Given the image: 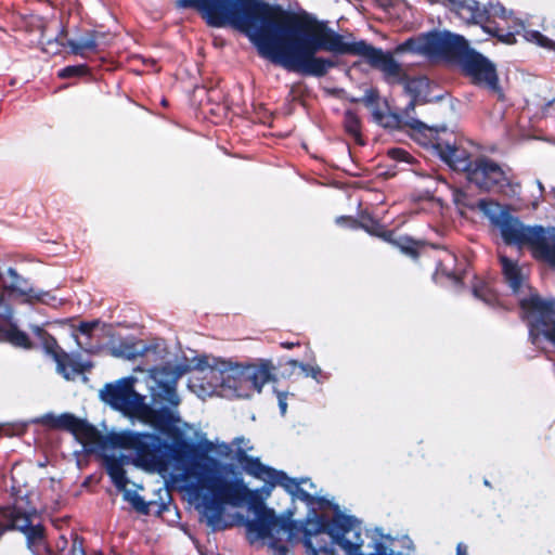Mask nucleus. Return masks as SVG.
I'll use <instances>...</instances> for the list:
<instances>
[{"instance_id":"obj_1","label":"nucleus","mask_w":555,"mask_h":555,"mask_svg":"<svg viewBox=\"0 0 555 555\" xmlns=\"http://www.w3.org/2000/svg\"><path fill=\"white\" fill-rule=\"evenodd\" d=\"M138 380V377L129 376L106 384L100 390V398L124 415L167 434L168 440L154 434L126 431L113 435V443L135 450V464L149 473L166 477L173 472L190 469L198 481L196 508L203 520L214 531L229 528L231 522L224 517L227 506L251 504L257 502V494L232 465L209 454L235 460L251 476L256 465L271 467L247 455L253 446L244 437H236L231 444L218 439L212 441L201 429L180 422L175 411L151 408L145 397L134 390Z\"/></svg>"},{"instance_id":"obj_2","label":"nucleus","mask_w":555,"mask_h":555,"mask_svg":"<svg viewBox=\"0 0 555 555\" xmlns=\"http://www.w3.org/2000/svg\"><path fill=\"white\" fill-rule=\"evenodd\" d=\"M257 13L271 23L264 34L255 30L259 54L283 68L305 76L322 77L335 66L331 59L318 56L319 51L333 54H353L364 57L371 66L383 72L389 83L405 80L403 67L390 53L367 42L351 40L330 28L324 22L301 21L279 5H257Z\"/></svg>"},{"instance_id":"obj_3","label":"nucleus","mask_w":555,"mask_h":555,"mask_svg":"<svg viewBox=\"0 0 555 555\" xmlns=\"http://www.w3.org/2000/svg\"><path fill=\"white\" fill-rule=\"evenodd\" d=\"M273 371L269 360L243 364L214 359L212 363L198 364V375L191 378L189 387L203 399L214 395L227 399H249L273 379Z\"/></svg>"},{"instance_id":"obj_4","label":"nucleus","mask_w":555,"mask_h":555,"mask_svg":"<svg viewBox=\"0 0 555 555\" xmlns=\"http://www.w3.org/2000/svg\"><path fill=\"white\" fill-rule=\"evenodd\" d=\"M504 280L518 298L528 323L531 344L541 351H555V299H543L529 286L527 273L517 262L500 257Z\"/></svg>"},{"instance_id":"obj_5","label":"nucleus","mask_w":555,"mask_h":555,"mask_svg":"<svg viewBox=\"0 0 555 555\" xmlns=\"http://www.w3.org/2000/svg\"><path fill=\"white\" fill-rule=\"evenodd\" d=\"M448 1L460 18L468 24L480 25L486 34L496 37L503 43H515L518 35L540 48L555 51L554 40L538 30L527 28L520 21L513 18L512 13L500 3L490 2L481 8L476 0Z\"/></svg>"},{"instance_id":"obj_6","label":"nucleus","mask_w":555,"mask_h":555,"mask_svg":"<svg viewBox=\"0 0 555 555\" xmlns=\"http://www.w3.org/2000/svg\"><path fill=\"white\" fill-rule=\"evenodd\" d=\"M478 209L490 220L508 245L527 246L534 257L555 267V228L526 225L496 202L480 199Z\"/></svg>"},{"instance_id":"obj_7","label":"nucleus","mask_w":555,"mask_h":555,"mask_svg":"<svg viewBox=\"0 0 555 555\" xmlns=\"http://www.w3.org/2000/svg\"><path fill=\"white\" fill-rule=\"evenodd\" d=\"M270 5L262 0H178L181 8H193L208 25L224 27L231 25L248 36L257 47L255 30L268 34L271 23L257 13V5Z\"/></svg>"},{"instance_id":"obj_8","label":"nucleus","mask_w":555,"mask_h":555,"mask_svg":"<svg viewBox=\"0 0 555 555\" xmlns=\"http://www.w3.org/2000/svg\"><path fill=\"white\" fill-rule=\"evenodd\" d=\"M251 518L244 519L247 538L250 543L263 541L273 551V555H289V550L283 544L297 541V531L291 515H278L273 508L261 502L247 504Z\"/></svg>"},{"instance_id":"obj_9","label":"nucleus","mask_w":555,"mask_h":555,"mask_svg":"<svg viewBox=\"0 0 555 555\" xmlns=\"http://www.w3.org/2000/svg\"><path fill=\"white\" fill-rule=\"evenodd\" d=\"M468 47L467 40L450 31H435L410 38L395 49L396 55L412 53L428 57H447L457 62Z\"/></svg>"},{"instance_id":"obj_10","label":"nucleus","mask_w":555,"mask_h":555,"mask_svg":"<svg viewBox=\"0 0 555 555\" xmlns=\"http://www.w3.org/2000/svg\"><path fill=\"white\" fill-rule=\"evenodd\" d=\"M331 542L311 546L304 551V555H370L363 553L364 540L361 526L357 518H337L330 528Z\"/></svg>"},{"instance_id":"obj_11","label":"nucleus","mask_w":555,"mask_h":555,"mask_svg":"<svg viewBox=\"0 0 555 555\" xmlns=\"http://www.w3.org/2000/svg\"><path fill=\"white\" fill-rule=\"evenodd\" d=\"M126 431L127 430L113 431L106 437L107 442L114 447V449L107 450L104 453V466L115 487L122 492L124 499L131 503L137 511L146 513L147 504L143 498L139 495L137 491L127 489L129 480L126 477L125 466L132 462L139 467L135 464L137 452L133 449L117 446L113 443L111 439L113 435Z\"/></svg>"},{"instance_id":"obj_12","label":"nucleus","mask_w":555,"mask_h":555,"mask_svg":"<svg viewBox=\"0 0 555 555\" xmlns=\"http://www.w3.org/2000/svg\"><path fill=\"white\" fill-rule=\"evenodd\" d=\"M466 177L470 183L483 191H495L508 197L520 192V184L514 181L512 170L486 156L474 159Z\"/></svg>"},{"instance_id":"obj_13","label":"nucleus","mask_w":555,"mask_h":555,"mask_svg":"<svg viewBox=\"0 0 555 555\" xmlns=\"http://www.w3.org/2000/svg\"><path fill=\"white\" fill-rule=\"evenodd\" d=\"M254 477L262 480L266 485L262 491L267 496L271 494L274 487H282L293 500H299L307 504L309 509L325 502L315 490L314 483L308 478H291L284 472L274 468H263L259 465L251 468Z\"/></svg>"},{"instance_id":"obj_14","label":"nucleus","mask_w":555,"mask_h":555,"mask_svg":"<svg viewBox=\"0 0 555 555\" xmlns=\"http://www.w3.org/2000/svg\"><path fill=\"white\" fill-rule=\"evenodd\" d=\"M7 276L0 273V319L11 321L14 314L13 307L5 298V293L9 296L20 299L21 302L33 305L35 302H42L50 305L55 297L50 292H43L31 287L28 282L21 276L14 269L9 268L5 273Z\"/></svg>"},{"instance_id":"obj_15","label":"nucleus","mask_w":555,"mask_h":555,"mask_svg":"<svg viewBox=\"0 0 555 555\" xmlns=\"http://www.w3.org/2000/svg\"><path fill=\"white\" fill-rule=\"evenodd\" d=\"M134 372L146 374L145 383L154 402H166L172 406L179 405L180 398L176 389L177 382L185 370L177 367V370L171 371L168 367H163L144 371L137 367Z\"/></svg>"},{"instance_id":"obj_16","label":"nucleus","mask_w":555,"mask_h":555,"mask_svg":"<svg viewBox=\"0 0 555 555\" xmlns=\"http://www.w3.org/2000/svg\"><path fill=\"white\" fill-rule=\"evenodd\" d=\"M282 515H291V522L296 527L297 541H301L304 548L309 550V543L311 546H319L328 543L326 535L330 537V528L332 524L339 517L343 518H354L345 514H335L327 522L322 516H320L315 508L309 509L304 520L297 521L293 519V513L287 512Z\"/></svg>"},{"instance_id":"obj_17","label":"nucleus","mask_w":555,"mask_h":555,"mask_svg":"<svg viewBox=\"0 0 555 555\" xmlns=\"http://www.w3.org/2000/svg\"><path fill=\"white\" fill-rule=\"evenodd\" d=\"M40 422L70 430L88 452H94L105 446V438L94 426L70 414H63L57 417L47 414L41 417Z\"/></svg>"},{"instance_id":"obj_18","label":"nucleus","mask_w":555,"mask_h":555,"mask_svg":"<svg viewBox=\"0 0 555 555\" xmlns=\"http://www.w3.org/2000/svg\"><path fill=\"white\" fill-rule=\"evenodd\" d=\"M33 333L39 339L44 351L50 354L56 363V371L67 380L74 379L79 374L91 367L89 362H80L74 356L62 351L56 340L38 325H33Z\"/></svg>"},{"instance_id":"obj_19","label":"nucleus","mask_w":555,"mask_h":555,"mask_svg":"<svg viewBox=\"0 0 555 555\" xmlns=\"http://www.w3.org/2000/svg\"><path fill=\"white\" fill-rule=\"evenodd\" d=\"M457 63L474 83L483 86L492 91L498 90L495 67L482 54L467 47L457 60Z\"/></svg>"},{"instance_id":"obj_20","label":"nucleus","mask_w":555,"mask_h":555,"mask_svg":"<svg viewBox=\"0 0 555 555\" xmlns=\"http://www.w3.org/2000/svg\"><path fill=\"white\" fill-rule=\"evenodd\" d=\"M22 507H5L0 508V537L8 529H17L22 531L29 543V547L42 541L43 531L39 525H35L31 516L36 509L31 512H21Z\"/></svg>"},{"instance_id":"obj_21","label":"nucleus","mask_w":555,"mask_h":555,"mask_svg":"<svg viewBox=\"0 0 555 555\" xmlns=\"http://www.w3.org/2000/svg\"><path fill=\"white\" fill-rule=\"evenodd\" d=\"M441 159L448 164L452 169L465 171L466 176L468 170L474 165V149H467L463 144L457 145L455 142L444 141L437 139L434 144Z\"/></svg>"},{"instance_id":"obj_22","label":"nucleus","mask_w":555,"mask_h":555,"mask_svg":"<svg viewBox=\"0 0 555 555\" xmlns=\"http://www.w3.org/2000/svg\"><path fill=\"white\" fill-rule=\"evenodd\" d=\"M68 46L72 53L85 56L87 52L98 51V39L92 38L91 33L80 36L77 39L64 41L63 31L54 39L47 40L43 50L48 53H57L61 47Z\"/></svg>"},{"instance_id":"obj_23","label":"nucleus","mask_w":555,"mask_h":555,"mask_svg":"<svg viewBox=\"0 0 555 555\" xmlns=\"http://www.w3.org/2000/svg\"><path fill=\"white\" fill-rule=\"evenodd\" d=\"M289 373L288 376L293 375L294 369H299L306 378H311L317 385H323L331 379V373L324 371L314 360L310 362H300L298 360L291 359L286 362Z\"/></svg>"},{"instance_id":"obj_24","label":"nucleus","mask_w":555,"mask_h":555,"mask_svg":"<svg viewBox=\"0 0 555 555\" xmlns=\"http://www.w3.org/2000/svg\"><path fill=\"white\" fill-rule=\"evenodd\" d=\"M404 89L413 98L404 109V115L409 118L410 112L414 111L416 101H425L429 93V80L426 77L408 79L405 77Z\"/></svg>"},{"instance_id":"obj_25","label":"nucleus","mask_w":555,"mask_h":555,"mask_svg":"<svg viewBox=\"0 0 555 555\" xmlns=\"http://www.w3.org/2000/svg\"><path fill=\"white\" fill-rule=\"evenodd\" d=\"M156 346L146 345L142 341L133 339L121 340L119 345L112 348V354L116 358H122L127 360H133L139 357L147 354L154 350Z\"/></svg>"},{"instance_id":"obj_26","label":"nucleus","mask_w":555,"mask_h":555,"mask_svg":"<svg viewBox=\"0 0 555 555\" xmlns=\"http://www.w3.org/2000/svg\"><path fill=\"white\" fill-rule=\"evenodd\" d=\"M0 340L8 341L15 347H21L24 349L31 348V343L26 333L21 331L16 325L12 323L0 327Z\"/></svg>"},{"instance_id":"obj_27","label":"nucleus","mask_w":555,"mask_h":555,"mask_svg":"<svg viewBox=\"0 0 555 555\" xmlns=\"http://www.w3.org/2000/svg\"><path fill=\"white\" fill-rule=\"evenodd\" d=\"M370 233L374 234V235H377L379 237H382L383 240L387 241V242H390L392 243L395 246H397L404 255L409 256V257H412V258H417L418 254H417V244L412 241L411 238L409 237H399L397 240H391V233L389 232H377L376 230H370V229H366Z\"/></svg>"},{"instance_id":"obj_28","label":"nucleus","mask_w":555,"mask_h":555,"mask_svg":"<svg viewBox=\"0 0 555 555\" xmlns=\"http://www.w3.org/2000/svg\"><path fill=\"white\" fill-rule=\"evenodd\" d=\"M345 127L349 134L356 140L360 137V121L358 117L352 113H347L345 117Z\"/></svg>"},{"instance_id":"obj_29","label":"nucleus","mask_w":555,"mask_h":555,"mask_svg":"<svg viewBox=\"0 0 555 555\" xmlns=\"http://www.w3.org/2000/svg\"><path fill=\"white\" fill-rule=\"evenodd\" d=\"M474 295L487 305H493L495 301V296L492 291L483 284L474 286Z\"/></svg>"},{"instance_id":"obj_30","label":"nucleus","mask_w":555,"mask_h":555,"mask_svg":"<svg viewBox=\"0 0 555 555\" xmlns=\"http://www.w3.org/2000/svg\"><path fill=\"white\" fill-rule=\"evenodd\" d=\"M452 196H453V202L455 203V205L459 208H462V207H468V208L477 207L478 208V202L476 204L473 203L468 198V195L462 190L454 189L452 191Z\"/></svg>"},{"instance_id":"obj_31","label":"nucleus","mask_w":555,"mask_h":555,"mask_svg":"<svg viewBox=\"0 0 555 555\" xmlns=\"http://www.w3.org/2000/svg\"><path fill=\"white\" fill-rule=\"evenodd\" d=\"M87 72V67L85 65H74L67 66L60 70L59 76L61 78H69L74 76H81Z\"/></svg>"},{"instance_id":"obj_32","label":"nucleus","mask_w":555,"mask_h":555,"mask_svg":"<svg viewBox=\"0 0 555 555\" xmlns=\"http://www.w3.org/2000/svg\"><path fill=\"white\" fill-rule=\"evenodd\" d=\"M25 430L23 425L2 424L0 425V436H18Z\"/></svg>"},{"instance_id":"obj_33","label":"nucleus","mask_w":555,"mask_h":555,"mask_svg":"<svg viewBox=\"0 0 555 555\" xmlns=\"http://www.w3.org/2000/svg\"><path fill=\"white\" fill-rule=\"evenodd\" d=\"M91 36H92V38L98 39V50L107 46L112 39V37L108 34H104V33H100V31H93V33H91Z\"/></svg>"},{"instance_id":"obj_34","label":"nucleus","mask_w":555,"mask_h":555,"mask_svg":"<svg viewBox=\"0 0 555 555\" xmlns=\"http://www.w3.org/2000/svg\"><path fill=\"white\" fill-rule=\"evenodd\" d=\"M437 272H441L442 274L447 275L454 285H459L461 283V276L452 271H449L443 263L439 264Z\"/></svg>"},{"instance_id":"obj_35","label":"nucleus","mask_w":555,"mask_h":555,"mask_svg":"<svg viewBox=\"0 0 555 555\" xmlns=\"http://www.w3.org/2000/svg\"><path fill=\"white\" fill-rule=\"evenodd\" d=\"M276 397H278V403H279V408H280V412L282 415H285L286 412H287V393L285 392H281V391H276Z\"/></svg>"},{"instance_id":"obj_36","label":"nucleus","mask_w":555,"mask_h":555,"mask_svg":"<svg viewBox=\"0 0 555 555\" xmlns=\"http://www.w3.org/2000/svg\"><path fill=\"white\" fill-rule=\"evenodd\" d=\"M98 325V322H92V323H81L79 325V333L85 335V336H90L91 332L93 331V328Z\"/></svg>"},{"instance_id":"obj_37","label":"nucleus","mask_w":555,"mask_h":555,"mask_svg":"<svg viewBox=\"0 0 555 555\" xmlns=\"http://www.w3.org/2000/svg\"><path fill=\"white\" fill-rule=\"evenodd\" d=\"M22 472L21 466H14L12 469V481H13V490H16L17 486H20V474Z\"/></svg>"},{"instance_id":"obj_38","label":"nucleus","mask_w":555,"mask_h":555,"mask_svg":"<svg viewBox=\"0 0 555 555\" xmlns=\"http://www.w3.org/2000/svg\"><path fill=\"white\" fill-rule=\"evenodd\" d=\"M69 555H85L83 550L77 541L73 543Z\"/></svg>"},{"instance_id":"obj_39","label":"nucleus","mask_w":555,"mask_h":555,"mask_svg":"<svg viewBox=\"0 0 555 555\" xmlns=\"http://www.w3.org/2000/svg\"><path fill=\"white\" fill-rule=\"evenodd\" d=\"M456 555H468L467 547L463 543H459L456 546Z\"/></svg>"},{"instance_id":"obj_40","label":"nucleus","mask_w":555,"mask_h":555,"mask_svg":"<svg viewBox=\"0 0 555 555\" xmlns=\"http://www.w3.org/2000/svg\"><path fill=\"white\" fill-rule=\"evenodd\" d=\"M374 100H375V94H374V92H373V91H369V92H366V94H365V96H364V99H363V101H364L366 104H371V103H373V102H374Z\"/></svg>"},{"instance_id":"obj_41","label":"nucleus","mask_w":555,"mask_h":555,"mask_svg":"<svg viewBox=\"0 0 555 555\" xmlns=\"http://www.w3.org/2000/svg\"><path fill=\"white\" fill-rule=\"evenodd\" d=\"M392 153H393V155L396 157H398V158H400L402 160H404L405 157L408 156V154L404 151H402V150H395Z\"/></svg>"},{"instance_id":"obj_42","label":"nucleus","mask_w":555,"mask_h":555,"mask_svg":"<svg viewBox=\"0 0 555 555\" xmlns=\"http://www.w3.org/2000/svg\"><path fill=\"white\" fill-rule=\"evenodd\" d=\"M537 186H538V190H539V193L540 195H542V193L544 192V188H543V184L541 183V181L537 180Z\"/></svg>"},{"instance_id":"obj_43","label":"nucleus","mask_w":555,"mask_h":555,"mask_svg":"<svg viewBox=\"0 0 555 555\" xmlns=\"http://www.w3.org/2000/svg\"><path fill=\"white\" fill-rule=\"evenodd\" d=\"M283 346L285 348H287V349H291V348H293L295 346V344L294 343H287V344H283Z\"/></svg>"},{"instance_id":"obj_44","label":"nucleus","mask_w":555,"mask_h":555,"mask_svg":"<svg viewBox=\"0 0 555 555\" xmlns=\"http://www.w3.org/2000/svg\"><path fill=\"white\" fill-rule=\"evenodd\" d=\"M40 33H41V38L43 39L44 38V28H41Z\"/></svg>"},{"instance_id":"obj_45","label":"nucleus","mask_w":555,"mask_h":555,"mask_svg":"<svg viewBox=\"0 0 555 555\" xmlns=\"http://www.w3.org/2000/svg\"><path fill=\"white\" fill-rule=\"evenodd\" d=\"M405 543L406 544H412L411 540H409V539H405Z\"/></svg>"}]
</instances>
